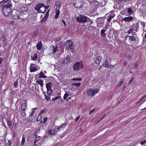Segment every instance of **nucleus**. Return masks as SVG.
Returning <instances> with one entry per match:
<instances>
[{
	"label": "nucleus",
	"instance_id": "obj_55",
	"mask_svg": "<svg viewBox=\"0 0 146 146\" xmlns=\"http://www.w3.org/2000/svg\"><path fill=\"white\" fill-rule=\"evenodd\" d=\"M49 10H48L47 12L46 13V14H45V15L44 16H45L46 17H48V16L49 15Z\"/></svg>",
	"mask_w": 146,
	"mask_h": 146
},
{
	"label": "nucleus",
	"instance_id": "obj_42",
	"mask_svg": "<svg viewBox=\"0 0 146 146\" xmlns=\"http://www.w3.org/2000/svg\"><path fill=\"white\" fill-rule=\"evenodd\" d=\"M9 0H3L2 1L0 2V3L1 4H3L7 2Z\"/></svg>",
	"mask_w": 146,
	"mask_h": 146
},
{
	"label": "nucleus",
	"instance_id": "obj_8",
	"mask_svg": "<svg viewBox=\"0 0 146 146\" xmlns=\"http://www.w3.org/2000/svg\"><path fill=\"white\" fill-rule=\"evenodd\" d=\"M139 21H136L135 23H133L132 24L131 27L134 29V31L135 32H137L139 29Z\"/></svg>",
	"mask_w": 146,
	"mask_h": 146
},
{
	"label": "nucleus",
	"instance_id": "obj_6",
	"mask_svg": "<svg viewBox=\"0 0 146 146\" xmlns=\"http://www.w3.org/2000/svg\"><path fill=\"white\" fill-rule=\"evenodd\" d=\"M19 14L20 12L17 10L13 11L11 14L12 17L15 19L20 18Z\"/></svg>",
	"mask_w": 146,
	"mask_h": 146
},
{
	"label": "nucleus",
	"instance_id": "obj_44",
	"mask_svg": "<svg viewBox=\"0 0 146 146\" xmlns=\"http://www.w3.org/2000/svg\"><path fill=\"white\" fill-rule=\"evenodd\" d=\"M46 111V109H42L39 113V114L41 115L43 113Z\"/></svg>",
	"mask_w": 146,
	"mask_h": 146
},
{
	"label": "nucleus",
	"instance_id": "obj_13",
	"mask_svg": "<svg viewBox=\"0 0 146 146\" xmlns=\"http://www.w3.org/2000/svg\"><path fill=\"white\" fill-rule=\"evenodd\" d=\"M103 66L106 68H110V65L109 64L108 61L107 60H105L103 64Z\"/></svg>",
	"mask_w": 146,
	"mask_h": 146
},
{
	"label": "nucleus",
	"instance_id": "obj_56",
	"mask_svg": "<svg viewBox=\"0 0 146 146\" xmlns=\"http://www.w3.org/2000/svg\"><path fill=\"white\" fill-rule=\"evenodd\" d=\"M52 91H47V94H48L49 95H50L51 94H52Z\"/></svg>",
	"mask_w": 146,
	"mask_h": 146
},
{
	"label": "nucleus",
	"instance_id": "obj_34",
	"mask_svg": "<svg viewBox=\"0 0 146 146\" xmlns=\"http://www.w3.org/2000/svg\"><path fill=\"white\" fill-rule=\"evenodd\" d=\"M127 10V12L129 14H131L133 12V11L131 8H128Z\"/></svg>",
	"mask_w": 146,
	"mask_h": 146
},
{
	"label": "nucleus",
	"instance_id": "obj_41",
	"mask_svg": "<svg viewBox=\"0 0 146 146\" xmlns=\"http://www.w3.org/2000/svg\"><path fill=\"white\" fill-rule=\"evenodd\" d=\"M60 38L59 37L58 38H55L54 39V40L56 42H59L60 41Z\"/></svg>",
	"mask_w": 146,
	"mask_h": 146
},
{
	"label": "nucleus",
	"instance_id": "obj_25",
	"mask_svg": "<svg viewBox=\"0 0 146 146\" xmlns=\"http://www.w3.org/2000/svg\"><path fill=\"white\" fill-rule=\"evenodd\" d=\"M129 39L131 41H135L136 40V38L133 36H128Z\"/></svg>",
	"mask_w": 146,
	"mask_h": 146
},
{
	"label": "nucleus",
	"instance_id": "obj_59",
	"mask_svg": "<svg viewBox=\"0 0 146 146\" xmlns=\"http://www.w3.org/2000/svg\"><path fill=\"white\" fill-rule=\"evenodd\" d=\"M7 125L9 127H10L11 125V123L10 121H9L7 123Z\"/></svg>",
	"mask_w": 146,
	"mask_h": 146
},
{
	"label": "nucleus",
	"instance_id": "obj_1",
	"mask_svg": "<svg viewBox=\"0 0 146 146\" xmlns=\"http://www.w3.org/2000/svg\"><path fill=\"white\" fill-rule=\"evenodd\" d=\"M12 6L11 2H9L7 4L3 6L2 11L5 17L11 15V8Z\"/></svg>",
	"mask_w": 146,
	"mask_h": 146
},
{
	"label": "nucleus",
	"instance_id": "obj_40",
	"mask_svg": "<svg viewBox=\"0 0 146 146\" xmlns=\"http://www.w3.org/2000/svg\"><path fill=\"white\" fill-rule=\"evenodd\" d=\"M113 16L111 15L109 17V18L107 19V21L108 22L110 21L111 20V19L113 18Z\"/></svg>",
	"mask_w": 146,
	"mask_h": 146
},
{
	"label": "nucleus",
	"instance_id": "obj_4",
	"mask_svg": "<svg viewBox=\"0 0 146 146\" xmlns=\"http://www.w3.org/2000/svg\"><path fill=\"white\" fill-rule=\"evenodd\" d=\"M83 68V66L82 64L79 62H77L74 65L73 69L74 70H77L79 69H82Z\"/></svg>",
	"mask_w": 146,
	"mask_h": 146
},
{
	"label": "nucleus",
	"instance_id": "obj_20",
	"mask_svg": "<svg viewBox=\"0 0 146 146\" xmlns=\"http://www.w3.org/2000/svg\"><path fill=\"white\" fill-rule=\"evenodd\" d=\"M106 31V30L104 29L102 30L101 31L100 34L102 36L104 37L106 36V34L105 33Z\"/></svg>",
	"mask_w": 146,
	"mask_h": 146
},
{
	"label": "nucleus",
	"instance_id": "obj_45",
	"mask_svg": "<svg viewBox=\"0 0 146 146\" xmlns=\"http://www.w3.org/2000/svg\"><path fill=\"white\" fill-rule=\"evenodd\" d=\"M77 4H78V3H74V7L76 8H80V7H81V5L80 6H78L77 5Z\"/></svg>",
	"mask_w": 146,
	"mask_h": 146
},
{
	"label": "nucleus",
	"instance_id": "obj_29",
	"mask_svg": "<svg viewBox=\"0 0 146 146\" xmlns=\"http://www.w3.org/2000/svg\"><path fill=\"white\" fill-rule=\"evenodd\" d=\"M25 137L23 136L22 138L21 143L20 145L21 146H23L24 145L25 142Z\"/></svg>",
	"mask_w": 146,
	"mask_h": 146
},
{
	"label": "nucleus",
	"instance_id": "obj_39",
	"mask_svg": "<svg viewBox=\"0 0 146 146\" xmlns=\"http://www.w3.org/2000/svg\"><path fill=\"white\" fill-rule=\"evenodd\" d=\"M97 27L99 28H102L103 27V24L101 23L98 24Z\"/></svg>",
	"mask_w": 146,
	"mask_h": 146
},
{
	"label": "nucleus",
	"instance_id": "obj_17",
	"mask_svg": "<svg viewBox=\"0 0 146 146\" xmlns=\"http://www.w3.org/2000/svg\"><path fill=\"white\" fill-rule=\"evenodd\" d=\"M32 119L30 118V119L24 118L23 119V123L25 124H27L28 123L31 122L32 121Z\"/></svg>",
	"mask_w": 146,
	"mask_h": 146
},
{
	"label": "nucleus",
	"instance_id": "obj_37",
	"mask_svg": "<svg viewBox=\"0 0 146 146\" xmlns=\"http://www.w3.org/2000/svg\"><path fill=\"white\" fill-rule=\"evenodd\" d=\"M45 99L47 101H49L50 100V98L46 95H45Z\"/></svg>",
	"mask_w": 146,
	"mask_h": 146
},
{
	"label": "nucleus",
	"instance_id": "obj_31",
	"mask_svg": "<svg viewBox=\"0 0 146 146\" xmlns=\"http://www.w3.org/2000/svg\"><path fill=\"white\" fill-rule=\"evenodd\" d=\"M72 85L74 87L75 86L76 87H78L80 86L81 84L80 83H73L72 84Z\"/></svg>",
	"mask_w": 146,
	"mask_h": 146
},
{
	"label": "nucleus",
	"instance_id": "obj_21",
	"mask_svg": "<svg viewBox=\"0 0 146 146\" xmlns=\"http://www.w3.org/2000/svg\"><path fill=\"white\" fill-rule=\"evenodd\" d=\"M39 78H46L47 77V76L44 75V73H43V72H40V73L39 74Z\"/></svg>",
	"mask_w": 146,
	"mask_h": 146
},
{
	"label": "nucleus",
	"instance_id": "obj_46",
	"mask_svg": "<svg viewBox=\"0 0 146 146\" xmlns=\"http://www.w3.org/2000/svg\"><path fill=\"white\" fill-rule=\"evenodd\" d=\"M21 115L23 117H24L26 115L25 112L24 111L21 112Z\"/></svg>",
	"mask_w": 146,
	"mask_h": 146
},
{
	"label": "nucleus",
	"instance_id": "obj_64",
	"mask_svg": "<svg viewBox=\"0 0 146 146\" xmlns=\"http://www.w3.org/2000/svg\"><path fill=\"white\" fill-rule=\"evenodd\" d=\"M123 82V81H121V82H119V84H118V86H121V84Z\"/></svg>",
	"mask_w": 146,
	"mask_h": 146
},
{
	"label": "nucleus",
	"instance_id": "obj_47",
	"mask_svg": "<svg viewBox=\"0 0 146 146\" xmlns=\"http://www.w3.org/2000/svg\"><path fill=\"white\" fill-rule=\"evenodd\" d=\"M73 80H78V81H81L82 80V79L80 78H73L72 79Z\"/></svg>",
	"mask_w": 146,
	"mask_h": 146
},
{
	"label": "nucleus",
	"instance_id": "obj_26",
	"mask_svg": "<svg viewBox=\"0 0 146 146\" xmlns=\"http://www.w3.org/2000/svg\"><path fill=\"white\" fill-rule=\"evenodd\" d=\"M60 11L59 10H57L56 11V14L54 18L57 19L58 18L60 14Z\"/></svg>",
	"mask_w": 146,
	"mask_h": 146
},
{
	"label": "nucleus",
	"instance_id": "obj_18",
	"mask_svg": "<svg viewBox=\"0 0 146 146\" xmlns=\"http://www.w3.org/2000/svg\"><path fill=\"white\" fill-rule=\"evenodd\" d=\"M37 58V56L36 53H35L32 54L31 56V60H35Z\"/></svg>",
	"mask_w": 146,
	"mask_h": 146
},
{
	"label": "nucleus",
	"instance_id": "obj_23",
	"mask_svg": "<svg viewBox=\"0 0 146 146\" xmlns=\"http://www.w3.org/2000/svg\"><path fill=\"white\" fill-rule=\"evenodd\" d=\"M70 61V58L68 56L66 57V58H65L64 60L63 61V63H66L67 62H69Z\"/></svg>",
	"mask_w": 146,
	"mask_h": 146
},
{
	"label": "nucleus",
	"instance_id": "obj_63",
	"mask_svg": "<svg viewBox=\"0 0 146 146\" xmlns=\"http://www.w3.org/2000/svg\"><path fill=\"white\" fill-rule=\"evenodd\" d=\"M94 109H95V108H94L92 110H91L89 112V113L90 114L91 113L93 112L94 111Z\"/></svg>",
	"mask_w": 146,
	"mask_h": 146
},
{
	"label": "nucleus",
	"instance_id": "obj_36",
	"mask_svg": "<svg viewBox=\"0 0 146 146\" xmlns=\"http://www.w3.org/2000/svg\"><path fill=\"white\" fill-rule=\"evenodd\" d=\"M14 86L15 88H17V86L18 85V80H17L16 81L14 82Z\"/></svg>",
	"mask_w": 146,
	"mask_h": 146
},
{
	"label": "nucleus",
	"instance_id": "obj_43",
	"mask_svg": "<svg viewBox=\"0 0 146 146\" xmlns=\"http://www.w3.org/2000/svg\"><path fill=\"white\" fill-rule=\"evenodd\" d=\"M141 25H142L143 27V31H144V28L145 27V23L143 22H141Z\"/></svg>",
	"mask_w": 146,
	"mask_h": 146
},
{
	"label": "nucleus",
	"instance_id": "obj_61",
	"mask_svg": "<svg viewBox=\"0 0 146 146\" xmlns=\"http://www.w3.org/2000/svg\"><path fill=\"white\" fill-rule=\"evenodd\" d=\"M120 13L122 15H124L125 13V11L123 10L120 12Z\"/></svg>",
	"mask_w": 146,
	"mask_h": 146
},
{
	"label": "nucleus",
	"instance_id": "obj_16",
	"mask_svg": "<svg viewBox=\"0 0 146 146\" xmlns=\"http://www.w3.org/2000/svg\"><path fill=\"white\" fill-rule=\"evenodd\" d=\"M48 133L50 135H53L55 134L56 133V131L55 129L49 130L48 131Z\"/></svg>",
	"mask_w": 146,
	"mask_h": 146
},
{
	"label": "nucleus",
	"instance_id": "obj_24",
	"mask_svg": "<svg viewBox=\"0 0 146 146\" xmlns=\"http://www.w3.org/2000/svg\"><path fill=\"white\" fill-rule=\"evenodd\" d=\"M36 83L39 84L41 87H42L43 86V81L41 79H40L38 80H37Z\"/></svg>",
	"mask_w": 146,
	"mask_h": 146
},
{
	"label": "nucleus",
	"instance_id": "obj_15",
	"mask_svg": "<svg viewBox=\"0 0 146 146\" xmlns=\"http://www.w3.org/2000/svg\"><path fill=\"white\" fill-rule=\"evenodd\" d=\"M61 4L60 2L58 1H56L55 2V6H56V10H59L60 7V5Z\"/></svg>",
	"mask_w": 146,
	"mask_h": 146
},
{
	"label": "nucleus",
	"instance_id": "obj_33",
	"mask_svg": "<svg viewBox=\"0 0 146 146\" xmlns=\"http://www.w3.org/2000/svg\"><path fill=\"white\" fill-rule=\"evenodd\" d=\"M61 97L60 96H57L56 97L54 98H53L52 99V101H55L56 100L58 99H60Z\"/></svg>",
	"mask_w": 146,
	"mask_h": 146
},
{
	"label": "nucleus",
	"instance_id": "obj_60",
	"mask_svg": "<svg viewBox=\"0 0 146 146\" xmlns=\"http://www.w3.org/2000/svg\"><path fill=\"white\" fill-rule=\"evenodd\" d=\"M47 119V118L46 117L44 118V123L46 121Z\"/></svg>",
	"mask_w": 146,
	"mask_h": 146
},
{
	"label": "nucleus",
	"instance_id": "obj_28",
	"mask_svg": "<svg viewBox=\"0 0 146 146\" xmlns=\"http://www.w3.org/2000/svg\"><path fill=\"white\" fill-rule=\"evenodd\" d=\"M134 29L132 28L131 27H130L129 30L127 31V33L129 34L132 33Z\"/></svg>",
	"mask_w": 146,
	"mask_h": 146
},
{
	"label": "nucleus",
	"instance_id": "obj_30",
	"mask_svg": "<svg viewBox=\"0 0 146 146\" xmlns=\"http://www.w3.org/2000/svg\"><path fill=\"white\" fill-rule=\"evenodd\" d=\"M52 85V84L51 82H48V83L46 84V87L47 88H51V85Z\"/></svg>",
	"mask_w": 146,
	"mask_h": 146
},
{
	"label": "nucleus",
	"instance_id": "obj_32",
	"mask_svg": "<svg viewBox=\"0 0 146 146\" xmlns=\"http://www.w3.org/2000/svg\"><path fill=\"white\" fill-rule=\"evenodd\" d=\"M40 139V136H37L36 137L35 139L34 140V143H36Z\"/></svg>",
	"mask_w": 146,
	"mask_h": 146
},
{
	"label": "nucleus",
	"instance_id": "obj_57",
	"mask_svg": "<svg viewBox=\"0 0 146 146\" xmlns=\"http://www.w3.org/2000/svg\"><path fill=\"white\" fill-rule=\"evenodd\" d=\"M106 115L105 114H104L103 116L102 117V118L100 119L99 121H98V122H99L101 120H102V119H103L104 117H105Z\"/></svg>",
	"mask_w": 146,
	"mask_h": 146
},
{
	"label": "nucleus",
	"instance_id": "obj_62",
	"mask_svg": "<svg viewBox=\"0 0 146 146\" xmlns=\"http://www.w3.org/2000/svg\"><path fill=\"white\" fill-rule=\"evenodd\" d=\"M80 115H78V117H77V118L75 120V121L76 122H77V121L78 120V119L80 118Z\"/></svg>",
	"mask_w": 146,
	"mask_h": 146
},
{
	"label": "nucleus",
	"instance_id": "obj_27",
	"mask_svg": "<svg viewBox=\"0 0 146 146\" xmlns=\"http://www.w3.org/2000/svg\"><path fill=\"white\" fill-rule=\"evenodd\" d=\"M35 112V111L33 110H32V111L29 114V117L30 119H33V117Z\"/></svg>",
	"mask_w": 146,
	"mask_h": 146
},
{
	"label": "nucleus",
	"instance_id": "obj_51",
	"mask_svg": "<svg viewBox=\"0 0 146 146\" xmlns=\"http://www.w3.org/2000/svg\"><path fill=\"white\" fill-rule=\"evenodd\" d=\"M133 78H131V79L128 82V84H131V82L133 81Z\"/></svg>",
	"mask_w": 146,
	"mask_h": 146
},
{
	"label": "nucleus",
	"instance_id": "obj_10",
	"mask_svg": "<svg viewBox=\"0 0 146 146\" xmlns=\"http://www.w3.org/2000/svg\"><path fill=\"white\" fill-rule=\"evenodd\" d=\"M44 6V4L43 3H39L35 7L36 10H37L38 13H43V12L40 9L41 7Z\"/></svg>",
	"mask_w": 146,
	"mask_h": 146
},
{
	"label": "nucleus",
	"instance_id": "obj_19",
	"mask_svg": "<svg viewBox=\"0 0 146 146\" xmlns=\"http://www.w3.org/2000/svg\"><path fill=\"white\" fill-rule=\"evenodd\" d=\"M101 60V58L100 56H98L96 59L95 62L92 64L93 65H94L95 63L99 64L100 63Z\"/></svg>",
	"mask_w": 146,
	"mask_h": 146
},
{
	"label": "nucleus",
	"instance_id": "obj_38",
	"mask_svg": "<svg viewBox=\"0 0 146 146\" xmlns=\"http://www.w3.org/2000/svg\"><path fill=\"white\" fill-rule=\"evenodd\" d=\"M69 96V95L67 93H65L63 99L65 100H66V98Z\"/></svg>",
	"mask_w": 146,
	"mask_h": 146
},
{
	"label": "nucleus",
	"instance_id": "obj_53",
	"mask_svg": "<svg viewBox=\"0 0 146 146\" xmlns=\"http://www.w3.org/2000/svg\"><path fill=\"white\" fill-rule=\"evenodd\" d=\"M138 66V64L137 62H136L134 64L133 68H136Z\"/></svg>",
	"mask_w": 146,
	"mask_h": 146
},
{
	"label": "nucleus",
	"instance_id": "obj_58",
	"mask_svg": "<svg viewBox=\"0 0 146 146\" xmlns=\"http://www.w3.org/2000/svg\"><path fill=\"white\" fill-rule=\"evenodd\" d=\"M38 33V31H35L33 33V34L36 35Z\"/></svg>",
	"mask_w": 146,
	"mask_h": 146
},
{
	"label": "nucleus",
	"instance_id": "obj_50",
	"mask_svg": "<svg viewBox=\"0 0 146 146\" xmlns=\"http://www.w3.org/2000/svg\"><path fill=\"white\" fill-rule=\"evenodd\" d=\"M54 129H56L57 131H58L60 129V128H59V127H58V126H56L54 128Z\"/></svg>",
	"mask_w": 146,
	"mask_h": 146
},
{
	"label": "nucleus",
	"instance_id": "obj_48",
	"mask_svg": "<svg viewBox=\"0 0 146 146\" xmlns=\"http://www.w3.org/2000/svg\"><path fill=\"white\" fill-rule=\"evenodd\" d=\"M67 124H66L65 123H62V124L61 125L63 129L65 128L66 127V125H67Z\"/></svg>",
	"mask_w": 146,
	"mask_h": 146
},
{
	"label": "nucleus",
	"instance_id": "obj_5",
	"mask_svg": "<svg viewBox=\"0 0 146 146\" xmlns=\"http://www.w3.org/2000/svg\"><path fill=\"white\" fill-rule=\"evenodd\" d=\"M88 18V17L83 15H80L77 18L76 20L79 23H83L86 22L87 19Z\"/></svg>",
	"mask_w": 146,
	"mask_h": 146
},
{
	"label": "nucleus",
	"instance_id": "obj_14",
	"mask_svg": "<svg viewBox=\"0 0 146 146\" xmlns=\"http://www.w3.org/2000/svg\"><path fill=\"white\" fill-rule=\"evenodd\" d=\"M42 44L41 41H39L36 44V47L37 50H40L42 48Z\"/></svg>",
	"mask_w": 146,
	"mask_h": 146
},
{
	"label": "nucleus",
	"instance_id": "obj_49",
	"mask_svg": "<svg viewBox=\"0 0 146 146\" xmlns=\"http://www.w3.org/2000/svg\"><path fill=\"white\" fill-rule=\"evenodd\" d=\"M146 143V140L143 141H141L140 143V144L141 145H143Z\"/></svg>",
	"mask_w": 146,
	"mask_h": 146
},
{
	"label": "nucleus",
	"instance_id": "obj_11",
	"mask_svg": "<svg viewBox=\"0 0 146 146\" xmlns=\"http://www.w3.org/2000/svg\"><path fill=\"white\" fill-rule=\"evenodd\" d=\"M133 19V17L130 16L123 18L122 21H124L125 22H132Z\"/></svg>",
	"mask_w": 146,
	"mask_h": 146
},
{
	"label": "nucleus",
	"instance_id": "obj_54",
	"mask_svg": "<svg viewBox=\"0 0 146 146\" xmlns=\"http://www.w3.org/2000/svg\"><path fill=\"white\" fill-rule=\"evenodd\" d=\"M144 98V97H142L141 99H140L139 101L137 102L136 104H138L142 100H143Z\"/></svg>",
	"mask_w": 146,
	"mask_h": 146
},
{
	"label": "nucleus",
	"instance_id": "obj_7",
	"mask_svg": "<svg viewBox=\"0 0 146 146\" xmlns=\"http://www.w3.org/2000/svg\"><path fill=\"white\" fill-rule=\"evenodd\" d=\"M20 12L22 13H26L28 12V9L26 6L25 7L22 5L20 4L18 6Z\"/></svg>",
	"mask_w": 146,
	"mask_h": 146
},
{
	"label": "nucleus",
	"instance_id": "obj_52",
	"mask_svg": "<svg viewBox=\"0 0 146 146\" xmlns=\"http://www.w3.org/2000/svg\"><path fill=\"white\" fill-rule=\"evenodd\" d=\"M49 6H45L44 5V6H43V7H44L45 9V10L43 12H44L49 7Z\"/></svg>",
	"mask_w": 146,
	"mask_h": 146
},
{
	"label": "nucleus",
	"instance_id": "obj_35",
	"mask_svg": "<svg viewBox=\"0 0 146 146\" xmlns=\"http://www.w3.org/2000/svg\"><path fill=\"white\" fill-rule=\"evenodd\" d=\"M48 18V17L44 16L43 19L41 20V22H43L46 21L47 20Z\"/></svg>",
	"mask_w": 146,
	"mask_h": 146
},
{
	"label": "nucleus",
	"instance_id": "obj_12",
	"mask_svg": "<svg viewBox=\"0 0 146 146\" xmlns=\"http://www.w3.org/2000/svg\"><path fill=\"white\" fill-rule=\"evenodd\" d=\"M50 48L52 50V53L55 54L57 52L58 47L56 45L54 46V45H52Z\"/></svg>",
	"mask_w": 146,
	"mask_h": 146
},
{
	"label": "nucleus",
	"instance_id": "obj_3",
	"mask_svg": "<svg viewBox=\"0 0 146 146\" xmlns=\"http://www.w3.org/2000/svg\"><path fill=\"white\" fill-rule=\"evenodd\" d=\"M98 91L99 90L98 89H90L87 91V93L88 96H95Z\"/></svg>",
	"mask_w": 146,
	"mask_h": 146
},
{
	"label": "nucleus",
	"instance_id": "obj_22",
	"mask_svg": "<svg viewBox=\"0 0 146 146\" xmlns=\"http://www.w3.org/2000/svg\"><path fill=\"white\" fill-rule=\"evenodd\" d=\"M30 71L31 72H34L37 71V69L35 67H30Z\"/></svg>",
	"mask_w": 146,
	"mask_h": 146
},
{
	"label": "nucleus",
	"instance_id": "obj_2",
	"mask_svg": "<svg viewBox=\"0 0 146 146\" xmlns=\"http://www.w3.org/2000/svg\"><path fill=\"white\" fill-rule=\"evenodd\" d=\"M66 45L68 46L66 49H69V48L71 49V51L72 53H74L75 50L74 49V46L73 45L72 42L70 40H68L65 43Z\"/></svg>",
	"mask_w": 146,
	"mask_h": 146
},
{
	"label": "nucleus",
	"instance_id": "obj_9",
	"mask_svg": "<svg viewBox=\"0 0 146 146\" xmlns=\"http://www.w3.org/2000/svg\"><path fill=\"white\" fill-rule=\"evenodd\" d=\"M27 102L26 100H24L22 102L21 105V109L23 111H25L27 108Z\"/></svg>",
	"mask_w": 146,
	"mask_h": 146
}]
</instances>
